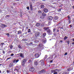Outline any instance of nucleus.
I'll use <instances>...</instances> for the list:
<instances>
[{"mask_svg": "<svg viewBox=\"0 0 74 74\" xmlns=\"http://www.w3.org/2000/svg\"><path fill=\"white\" fill-rule=\"evenodd\" d=\"M26 60L25 59H24L23 60V62H21V65L22 66H25V63H26Z\"/></svg>", "mask_w": 74, "mask_h": 74, "instance_id": "1", "label": "nucleus"}, {"mask_svg": "<svg viewBox=\"0 0 74 74\" xmlns=\"http://www.w3.org/2000/svg\"><path fill=\"white\" fill-rule=\"evenodd\" d=\"M48 33V34L51 35V34H52V32H51V29H48L47 31H46Z\"/></svg>", "mask_w": 74, "mask_h": 74, "instance_id": "2", "label": "nucleus"}, {"mask_svg": "<svg viewBox=\"0 0 74 74\" xmlns=\"http://www.w3.org/2000/svg\"><path fill=\"white\" fill-rule=\"evenodd\" d=\"M40 62H41V63L40 64V65H41L40 67V68L41 67H42L43 66H44V61H43V60H42L40 61Z\"/></svg>", "mask_w": 74, "mask_h": 74, "instance_id": "3", "label": "nucleus"}, {"mask_svg": "<svg viewBox=\"0 0 74 74\" xmlns=\"http://www.w3.org/2000/svg\"><path fill=\"white\" fill-rule=\"evenodd\" d=\"M58 17L57 16H56L54 17L53 19V21L54 22H56V20H58Z\"/></svg>", "mask_w": 74, "mask_h": 74, "instance_id": "4", "label": "nucleus"}, {"mask_svg": "<svg viewBox=\"0 0 74 74\" xmlns=\"http://www.w3.org/2000/svg\"><path fill=\"white\" fill-rule=\"evenodd\" d=\"M29 70L30 71L33 72V71H34V68L33 67H30L29 68Z\"/></svg>", "mask_w": 74, "mask_h": 74, "instance_id": "5", "label": "nucleus"}, {"mask_svg": "<svg viewBox=\"0 0 74 74\" xmlns=\"http://www.w3.org/2000/svg\"><path fill=\"white\" fill-rule=\"evenodd\" d=\"M19 67L18 66H16L15 67V69L14 70V71H17V72H19Z\"/></svg>", "mask_w": 74, "mask_h": 74, "instance_id": "6", "label": "nucleus"}, {"mask_svg": "<svg viewBox=\"0 0 74 74\" xmlns=\"http://www.w3.org/2000/svg\"><path fill=\"white\" fill-rule=\"evenodd\" d=\"M45 71V69H42V70L39 71L38 72V73L39 74H41L42 73H44Z\"/></svg>", "mask_w": 74, "mask_h": 74, "instance_id": "7", "label": "nucleus"}, {"mask_svg": "<svg viewBox=\"0 0 74 74\" xmlns=\"http://www.w3.org/2000/svg\"><path fill=\"white\" fill-rule=\"evenodd\" d=\"M40 32H36L35 33V36L36 37H38L40 36Z\"/></svg>", "mask_w": 74, "mask_h": 74, "instance_id": "8", "label": "nucleus"}, {"mask_svg": "<svg viewBox=\"0 0 74 74\" xmlns=\"http://www.w3.org/2000/svg\"><path fill=\"white\" fill-rule=\"evenodd\" d=\"M47 19L49 21H52L53 19V17L52 16H49L47 18Z\"/></svg>", "mask_w": 74, "mask_h": 74, "instance_id": "9", "label": "nucleus"}, {"mask_svg": "<svg viewBox=\"0 0 74 74\" xmlns=\"http://www.w3.org/2000/svg\"><path fill=\"white\" fill-rule=\"evenodd\" d=\"M19 59H17L16 60V59H15L13 60V62L14 63H18V62H19Z\"/></svg>", "mask_w": 74, "mask_h": 74, "instance_id": "10", "label": "nucleus"}, {"mask_svg": "<svg viewBox=\"0 0 74 74\" xmlns=\"http://www.w3.org/2000/svg\"><path fill=\"white\" fill-rule=\"evenodd\" d=\"M29 8L31 11H33V5L32 4L29 5Z\"/></svg>", "mask_w": 74, "mask_h": 74, "instance_id": "11", "label": "nucleus"}, {"mask_svg": "<svg viewBox=\"0 0 74 74\" xmlns=\"http://www.w3.org/2000/svg\"><path fill=\"white\" fill-rule=\"evenodd\" d=\"M34 56L36 58H38L39 56V54L38 53H36L34 55Z\"/></svg>", "mask_w": 74, "mask_h": 74, "instance_id": "12", "label": "nucleus"}, {"mask_svg": "<svg viewBox=\"0 0 74 74\" xmlns=\"http://www.w3.org/2000/svg\"><path fill=\"white\" fill-rule=\"evenodd\" d=\"M43 11L45 13H47V12H48V10L47 8H44L43 9Z\"/></svg>", "mask_w": 74, "mask_h": 74, "instance_id": "13", "label": "nucleus"}, {"mask_svg": "<svg viewBox=\"0 0 74 74\" xmlns=\"http://www.w3.org/2000/svg\"><path fill=\"white\" fill-rule=\"evenodd\" d=\"M1 27H2V28H4V27H7V26L6 25L4 24H1Z\"/></svg>", "mask_w": 74, "mask_h": 74, "instance_id": "14", "label": "nucleus"}, {"mask_svg": "<svg viewBox=\"0 0 74 74\" xmlns=\"http://www.w3.org/2000/svg\"><path fill=\"white\" fill-rule=\"evenodd\" d=\"M40 25H41V23H37L36 24V27H39L40 26Z\"/></svg>", "mask_w": 74, "mask_h": 74, "instance_id": "15", "label": "nucleus"}, {"mask_svg": "<svg viewBox=\"0 0 74 74\" xmlns=\"http://www.w3.org/2000/svg\"><path fill=\"white\" fill-rule=\"evenodd\" d=\"M38 61H35L34 62V65L37 66L38 65Z\"/></svg>", "mask_w": 74, "mask_h": 74, "instance_id": "16", "label": "nucleus"}, {"mask_svg": "<svg viewBox=\"0 0 74 74\" xmlns=\"http://www.w3.org/2000/svg\"><path fill=\"white\" fill-rule=\"evenodd\" d=\"M45 30H47L49 29V27H45L43 28Z\"/></svg>", "mask_w": 74, "mask_h": 74, "instance_id": "17", "label": "nucleus"}, {"mask_svg": "<svg viewBox=\"0 0 74 74\" xmlns=\"http://www.w3.org/2000/svg\"><path fill=\"white\" fill-rule=\"evenodd\" d=\"M37 49H42V47L39 46L37 47Z\"/></svg>", "mask_w": 74, "mask_h": 74, "instance_id": "18", "label": "nucleus"}, {"mask_svg": "<svg viewBox=\"0 0 74 74\" xmlns=\"http://www.w3.org/2000/svg\"><path fill=\"white\" fill-rule=\"evenodd\" d=\"M20 57L22 58H24V56L23 55V54L22 53H20Z\"/></svg>", "mask_w": 74, "mask_h": 74, "instance_id": "19", "label": "nucleus"}, {"mask_svg": "<svg viewBox=\"0 0 74 74\" xmlns=\"http://www.w3.org/2000/svg\"><path fill=\"white\" fill-rule=\"evenodd\" d=\"M22 33V31L21 30H20L18 32L17 34H21Z\"/></svg>", "mask_w": 74, "mask_h": 74, "instance_id": "20", "label": "nucleus"}, {"mask_svg": "<svg viewBox=\"0 0 74 74\" xmlns=\"http://www.w3.org/2000/svg\"><path fill=\"white\" fill-rule=\"evenodd\" d=\"M45 25V24H44V23H42L40 25V26L42 27H44Z\"/></svg>", "mask_w": 74, "mask_h": 74, "instance_id": "21", "label": "nucleus"}, {"mask_svg": "<svg viewBox=\"0 0 74 74\" xmlns=\"http://www.w3.org/2000/svg\"><path fill=\"white\" fill-rule=\"evenodd\" d=\"M71 68H68L67 69V71H71Z\"/></svg>", "mask_w": 74, "mask_h": 74, "instance_id": "22", "label": "nucleus"}, {"mask_svg": "<svg viewBox=\"0 0 74 74\" xmlns=\"http://www.w3.org/2000/svg\"><path fill=\"white\" fill-rule=\"evenodd\" d=\"M46 35H47V34H46V33H43V34L42 35V36H43V37H45V36H46Z\"/></svg>", "mask_w": 74, "mask_h": 74, "instance_id": "23", "label": "nucleus"}, {"mask_svg": "<svg viewBox=\"0 0 74 74\" xmlns=\"http://www.w3.org/2000/svg\"><path fill=\"white\" fill-rule=\"evenodd\" d=\"M42 15L43 16H46V14L45 13H43L42 14Z\"/></svg>", "mask_w": 74, "mask_h": 74, "instance_id": "24", "label": "nucleus"}, {"mask_svg": "<svg viewBox=\"0 0 74 74\" xmlns=\"http://www.w3.org/2000/svg\"><path fill=\"white\" fill-rule=\"evenodd\" d=\"M10 47L11 49H12V48H13V46H12V45H10Z\"/></svg>", "mask_w": 74, "mask_h": 74, "instance_id": "25", "label": "nucleus"}, {"mask_svg": "<svg viewBox=\"0 0 74 74\" xmlns=\"http://www.w3.org/2000/svg\"><path fill=\"white\" fill-rule=\"evenodd\" d=\"M51 21H49V23L48 24V25H47V26H49V25H51Z\"/></svg>", "mask_w": 74, "mask_h": 74, "instance_id": "26", "label": "nucleus"}, {"mask_svg": "<svg viewBox=\"0 0 74 74\" xmlns=\"http://www.w3.org/2000/svg\"><path fill=\"white\" fill-rule=\"evenodd\" d=\"M45 7V6H44V5H40V7L41 8H44V7Z\"/></svg>", "mask_w": 74, "mask_h": 74, "instance_id": "27", "label": "nucleus"}, {"mask_svg": "<svg viewBox=\"0 0 74 74\" xmlns=\"http://www.w3.org/2000/svg\"><path fill=\"white\" fill-rule=\"evenodd\" d=\"M61 10H62V8H59L58 9V12H60V11H61Z\"/></svg>", "mask_w": 74, "mask_h": 74, "instance_id": "28", "label": "nucleus"}, {"mask_svg": "<svg viewBox=\"0 0 74 74\" xmlns=\"http://www.w3.org/2000/svg\"><path fill=\"white\" fill-rule=\"evenodd\" d=\"M68 38V37H66V36H65L64 38V40H66V39H67V38Z\"/></svg>", "mask_w": 74, "mask_h": 74, "instance_id": "29", "label": "nucleus"}, {"mask_svg": "<svg viewBox=\"0 0 74 74\" xmlns=\"http://www.w3.org/2000/svg\"><path fill=\"white\" fill-rule=\"evenodd\" d=\"M54 70L55 71V72H57L58 71H59V69H54Z\"/></svg>", "mask_w": 74, "mask_h": 74, "instance_id": "30", "label": "nucleus"}, {"mask_svg": "<svg viewBox=\"0 0 74 74\" xmlns=\"http://www.w3.org/2000/svg\"><path fill=\"white\" fill-rule=\"evenodd\" d=\"M51 72L53 73H54V72H55V69L53 70H51Z\"/></svg>", "mask_w": 74, "mask_h": 74, "instance_id": "31", "label": "nucleus"}, {"mask_svg": "<svg viewBox=\"0 0 74 74\" xmlns=\"http://www.w3.org/2000/svg\"><path fill=\"white\" fill-rule=\"evenodd\" d=\"M67 17H68V20H71V18H70V16H68Z\"/></svg>", "mask_w": 74, "mask_h": 74, "instance_id": "32", "label": "nucleus"}, {"mask_svg": "<svg viewBox=\"0 0 74 74\" xmlns=\"http://www.w3.org/2000/svg\"><path fill=\"white\" fill-rule=\"evenodd\" d=\"M28 63H30L32 62V60H29L28 61Z\"/></svg>", "mask_w": 74, "mask_h": 74, "instance_id": "33", "label": "nucleus"}, {"mask_svg": "<svg viewBox=\"0 0 74 74\" xmlns=\"http://www.w3.org/2000/svg\"><path fill=\"white\" fill-rule=\"evenodd\" d=\"M10 67H11L12 66V63H10V65H9Z\"/></svg>", "mask_w": 74, "mask_h": 74, "instance_id": "34", "label": "nucleus"}, {"mask_svg": "<svg viewBox=\"0 0 74 74\" xmlns=\"http://www.w3.org/2000/svg\"><path fill=\"white\" fill-rule=\"evenodd\" d=\"M40 19H44V17H43V16H40Z\"/></svg>", "mask_w": 74, "mask_h": 74, "instance_id": "35", "label": "nucleus"}, {"mask_svg": "<svg viewBox=\"0 0 74 74\" xmlns=\"http://www.w3.org/2000/svg\"><path fill=\"white\" fill-rule=\"evenodd\" d=\"M5 34L8 37H9V36H10V34L9 33H6Z\"/></svg>", "mask_w": 74, "mask_h": 74, "instance_id": "36", "label": "nucleus"}, {"mask_svg": "<svg viewBox=\"0 0 74 74\" xmlns=\"http://www.w3.org/2000/svg\"><path fill=\"white\" fill-rule=\"evenodd\" d=\"M24 74H28V72L27 71H25L24 72Z\"/></svg>", "mask_w": 74, "mask_h": 74, "instance_id": "37", "label": "nucleus"}, {"mask_svg": "<svg viewBox=\"0 0 74 74\" xmlns=\"http://www.w3.org/2000/svg\"><path fill=\"white\" fill-rule=\"evenodd\" d=\"M67 73L66 72H63L62 74H67Z\"/></svg>", "mask_w": 74, "mask_h": 74, "instance_id": "38", "label": "nucleus"}, {"mask_svg": "<svg viewBox=\"0 0 74 74\" xmlns=\"http://www.w3.org/2000/svg\"><path fill=\"white\" fill-rule=\"evenodd\" d=\"M55 31H56V28H54L53 29V32H55Z\"/></svg>", "mask_w": 74, "mask_h": 74, "instance_id": "39", "label": "nucleus"}, {"mask_svg": "<svg viewBox=\"0 0 74 74\" xmlns=\"http://www.w3.org/2000/svg\"><path fill=\"white\" fill-rule=\"evenodd\" d=\"M27 40L26 39H23V41H27Z\"/></svg>", "mask_w": 74, "mask_h": 74, "instance_id": "40", "label": "nucleus"}, {"mask_svg": "<svg viewBox=\"0 0 74 74\" xmlns=\"http://www.w3.org/2000/svg\"><path fill=\"white\" fill-rule=\"evenodd\" d=\"M41 12H42L41 10H39L38 11V13L39 14H40V13H41Z\"/></svg>", "mask_w": 74, "mask_h": 74, "instance_id": "41", "label": "nucleus"}, {"mask_svg": "<svg viewBox=\"0 0 74 74\" xmlns=\"http://www.w3.org/2000/svg\"><path fill=\"white\" fill-rule=\"evenodd\" d=\"M68 22L70 24L71 23V21H70V20H69L68 21Z\"/></svg>", "mask_w": 74, "mask_h": 74, "instance_id": "42", "label": "nucleus"}, {"mask_svg": "<svg viewBox=\"0 0 74 74\" xmlns=\"http://www.w3.org/2000/svg\"><path fill=\"white\" fill-rule=\"evenodd\" d=\"M47 56H48L47 55H45V59H47Z\"/></svg>", "mask_w": 74, "mask_h": 74, "instance_id": "43", "label": "nucleus"}, {"mask_svg": "<svg viewBox=\"0 0 74 74\" xmlns=\"http://www.w3.org/2000/svg\"><path fill=\"white\" fill-rule=\"evenodd\" d=\"M18 48H20V49H22V47H21L20 45H18Z\"/></svg>", "mask_w": 74, "mask_h": 74, "instance_id": "44", "label": "nucleus"}, {"mask_svg": "<svg viewBox=\"0 0 74 74\" xmlns=\"http://www.w3.org/2000/svg\"><path fill=\"white\" fill-rule=\"evenodd\" d=\"M26 8L28 10H29V7L28 6L26 7Z\"/></svg>", "mask_w": 74, "mask_h": 74, "instance_id": "45", "label": "nucleus"}, {"mask_svg": "<svg viewBox=\"0 0 74 74\" xmlns=\"http://www.w3.org/2000/svg\"><path fill=\"white\" fill-rule=\"evenodd\" d=\"M46 42H47V41L45 40L43 41V42L44 43H46Z\"/></svg>", "mask_w": 74, "mask_h": 74, "instance_id": "46", "label": "nucleus"}, {"mask_svg": "<svg viewBox=\"0 0 74 74\" xmlns=\"http://www.w3.org/2000/svg\"><path fill=\"white\" fill-rule=\"evenodd\" d=\"M69 43H70V40H68L67 41V43H68V45H69Z\"/></svg>", "mask_w": 74, "mask_h": 74, "instance_id": "47", "label": "nucleus"}, {"mask_svg": "<svg viewBox=\"0 0 74 74\" xmlns=\"http://www.w3.org/2000/svg\"><path fill=\"white\" fill-rule=\"evenodd\" d=\"M30 29H29L28 31V33H30L31 32V31H30Z\"/></svg>", "mask_w": 74, "mask_h": 74, "instance_id": "48", "label": "nucleus"}, {"mask_svg": "<svg viewBox=\"0 0 74 74\" xmlns=\"http://www.w3.org/2000/svg\"><path fill=\"white\" fill-rule=\"evenodd\" d=\"M6 72H7V73H9V71L8 70H7Z\"/></svg>", "mask_w": 74, "mask_h": 74, "instance_id": "49", "label": "nucleus"}, {"mask_svg": "<svg viewBox=\"0 0 74 74\" xmlns=\"http://www.w3.org/2000/svg\"><path fill=\"white\" fill-rule=\"evenodd\" d=\"M14 54L13 53H12L10 56H14Z\"/></svg>", "mask_w": 74, "mask_h": 74, "instance_id": "50", "label": "nucleus"}, {"mask_svg": "<svg viewBox=\"0 0 74 74\" xmlns=\"http://www.w3.org/2000/svg\"><path fill=\"white\" fill-rule=\"evenodd\" d=\"M67 55V52H66L64 54V55Z\"/></svg>", "mask_w": 74, "mask_h": 74, "instance_id": "51", "label": "nucleus"}, {"mask_svg": "<svg viewBox=\"0 0 74 74\" xmlns=\"http://www.w3.org/2000/svg\"><path fill=\"white\" fill-rule=\"evenodd\" d=\"M11 57H10L9 58H7V60L6 61H7V60H8V59H11Z\"/></svg>", "mask_w": 74, "mask_h": 74, "instance_id": "52", "label": "nucleus"}, {"mask_svg": "<svg viewBox=\"0 0 74 74\" xmlns=\"http://www.w3.org/2000/svg\"><path fill=\"white\" fill-rule=\"evenodd\" d=\"M56 31L57 32H59V29H57Z\"/></svg>", "mask_w": 74, "mask_h": 74, "instance_id": "53", "label": "nucleus"}, {"mask_svg": "<svg viewBox=\"0 0 74 74\" xmlns=\"http://www.w3.org/2000/svg\"><path fill=\"white\" fill-rule=\"evenodd\" d=\"M58 74V72H55L53 73V74Z\"/></svg>", "mask_w": 74, "mask_h": 74, "instance_id": "54", "label": "nucleus"}, {"mask_svg": "<svg viewBox=\"0 0 74 74\" xmlns=\"http://www.w3.org/2000/svg\"><path fill=\"white\" fill-rule=\"evenodd\" d=\"M60 29H64V28L63 27H60Z\"/></svg>", "mask_w": 74, "mask_h": 74, "instance_id": "55", "label": "nucleus"}, {"mask_svg": "<svg viewBox=\"0 0 74 74\" xmlns=\"http://www.w3.org/2000/svg\"><path fill=\"white\" fill-rule=\"evenodd\" d=\"M12 52V51H8V53H11V52Z\"/></svg>", "mask_w": 74, "mask_h": 74, "instance_id": "56", "label": "nucleus"}, {"mask_svg": "<svg viewBox=\"0 0 74 74\" xmlns=\"http://www.w3.org/2000/svg\"><path fill=\"white\" fill-rule=\"evenodd\" d=\"M54 35L55 36H56V34L55 33L54 34Z\"/></svg>", "mask_w": 74, "mask_h": 74, "instance_id": "57", "label": "nucleus"}, {"mask_svg": "<svg viewBox=\"0 0 74 74\" xmlns=\"http://www.w3.org/2000/svg\"><path fill=\"white\" fill-rule=\"evenodd\" d=\"M53 62V60H51L50 61V63H52Z\"/></svg>", "mask_w": 74, "mask_h": 74, "instance_id": "58", "label": "nucleus"}, {"mask_svg": "<svg viewBox=\"0 0 74 74\" xmlns=\"http://www.w3.org/2000/svg\"><path fill=\"white\" fill-rule=\"evenodd\" d=\"M1 45H3V44H4V43H1Z\"/></svg>", "mask_w": 74, "mask_h": 74, "instance_id": "59", "label": "nucleus"}, {"mask_svg": "<svg viewBox=\"0 0 74 74\" xmlns=\"http://www.w3.org/2000/svg\"><path fill=\"white\" fill-rule=\"evenodd\" d=\"M3 54H5V51H3Z\"/></svg>", "mask_w": 74, "mask_h": 74, "instance_id": "60", "label": "nucleus"}, {"mask_svg": "<svg viewBox=\"0 0 74 74\" xmlns=\"http://www.w3.org/2000/svg\"><path fill=\"white\" fill-rule=\"evenodd\" d=\"M6 16H7V17H10V16L8 15H7Z\"/></svg>", "mask_w": 74, "mask_h": 74, "instance_id": "61", "label": "nucleus"}, {"mask_svg": "<svg viewBox=\"0 0 74 74\" xmlns=\"http://www.w3.org/2000/svg\"><path fill=\"white\" fill-rule=\"evenodd\" d=\"M69 26L71 27H71H72V25H70Z\"/></svg>", "mask_w": 74, "mask_h": 74, "instance_id": "62", "label": "nucleus"}, {"mask_svg": "<svg viewBox=\"0 0 74 74\" xmlns=\"http://www.w3.org/2000/svg\"><path fill=\"white\" fill-rule=\"evenodd\" d=\"M72 40H73V41H74V38H73V39H72Z\"/></svg>", "mask_w": 74, "mask_h": 74, "instance_id": "63", "label": "nucleus"}, {"mask_svg": "<svg viewBox=\"0 0 74 74\" xmlns=\"http://www.w3.org/2000/svg\"><path fill=\"white\" fill-rule=\"evenodd\" d=\"M13 74H16V73H15V72H13Z\"/></svg>", "mask_w": 74, "mask_h": 74, "instance_id": "64", "label": "nucleus"}]
</instances>
